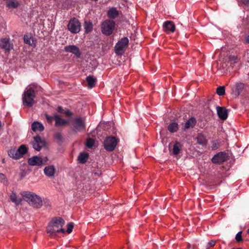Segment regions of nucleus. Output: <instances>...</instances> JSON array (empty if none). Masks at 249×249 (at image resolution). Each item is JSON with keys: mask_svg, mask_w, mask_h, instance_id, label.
Instances as JSON below:
<instances>
[{"mask_svg": "<svg viewBox=\"0 0 249 249\" xmlns=\"http://www.w3.org/2000/svg\"><path fill=\"white\" fill-rule=\"evenodd\" d=\"M64 223V220L61 217L55 218L51 221L47 228L50 236H53L60 232L65 233V231L62 228Z\"/></svg>", "mask_w": 249, "mask_h": 249, "instance_id": "nucleus-1", "label": "nucleus"}, {"mask_svg": "<svg viewBox=\"0 0 249 249\" xmlns=\"http://www.w3.org/2000/svg\"><path fill=\"white\" fill-rule=\"evenodd\" d=\"M21 195L25 201L35 208H39L42 206L41 198L36 194L29 191H24L21 193Z\"/></svg>", "mask_w": 249, "mask_h": 249, "instance_id": "nucleus-2", "label": "nucleus"}, {"mask_svg": "<svg viewBox=\"0 0 249 249\" xmlns=\"http://www.w3.org/2000/svg\"><path fill=\"white\" fill-rule=\"evenodd\" d=\"M35 89L32 86L27 87L22 96L23 105L28 107H32L35 103Z\"/></svg>", "mask_w": 249, "mask_h": 249, "instance_id": "nucleus-3", "label": "nucleus"}, {"mask_svg": "<svg viewBox=\"0 0 249 249\" xmlns=\"http://www.w3.org/2000/svg\"><path fill=\"white\" fill-rule=\"evenodd\" d=\"M27 152V148L24 145H21L18 149L11 148L8 151L9 156L14 159H19Z\"/></svg>", "mask_w": 249, "mask_h": 249, "instance_id": "nucleus-4", "label": "nucleus"}, {"mask_svg": "<svg viewBox=\"0 0 249 249\" xmlns=\"http://www.w3.org/2000/svg\"><path fill=\"white\" fill-rule=\"evenodd\" d=\"M72 130L75 132H80L86 128L85 120L80 117L74 118L72 120Z\"/></svg>", "mask_w": 249, "mask_h": 249, "instance_id": "nucleus-5", "label": "nucleus"}, {"mask_svg": "<svg viewBox=\"0 0 249 249\" xmlns=\"http://www.w3.org/2000/svg\"><path fill=\"white\" fill-rule=\"evenodd\" d=\"M115 27V22L110 19H107L103 22L101 25L102 32L105 35L112 34Z\"/></svg>", "mask_w": 249, "mask_h": 249, "instance_id": "nucleus-6", "label": "nucleus"}, {"mask_svg": "<svg viewBox=\"0 0 249 249\" xmlns=\"http://www.w3.org/2000/svg\"><path fill=\"white\" fill-rule=\"evenodd\" d=\"M128 42L129 40L127 37L122 38L115 46V53L118 55H122L124 53L125 49L127 47Z\"/></svg>", "mask_w": 249, "mask_h": 249, "instance_id": "nucleus-7", "label": "nucleus"}, {"mask_svg": "<svg viewBox=\"0 0 249 249\" xmlns=\"http://www.w3.org/2000/svg\"><path fill=\"white\" fill-rule=\"evenodd\" d=\"M118 142V140L115 137H107L104 142V148L107 151H112L115 148Z\"/></svg>", "mask_w": 249, "mask_h": 249, "instance_id": "nucleus-8", "label": "nucleus"}, {"mask_svg": "<svg viewBox=\"0 0 249 249\" xmlns=\"http://www.w3.org/2000/svg\"><path fill=\"white\" fill-rule=\"evenodd\" d=\"M68 29L72 34L78 33L80 31L81 23L76 18H72L69 21Z\"/></svg>", "mask_w": 249, "mask_h": 249, "instance_id": "nucleus-9", "label": "nucleus"}, {"mask_svg": "<svg viewBox=\"0 0 249 249\" xmlns=\"http://www.w3.org/2000/svg\"><path fill=\"white\" fill-rule=\"evenodd\" d=\"M47 160V158L43 160L41 157L36 156L29 158L28 162L31 166H40Z\"/></svg>", "mask_w": 249, "mask_h": 249, "instance_id": "nucleus-10", "label": "nucleus"}, {"mask_svg": "<svg viewBox=\"0 0 249 249\" xmlns=\"http://www.w3.org/2000/svg\"><path fill=\"white\" fill-rule=\"evenodd\" d=\"M227 159L226 154L225 152H219L215 155L212 159V161L215 164H220Z\"/></svg>", "mask_w": 249, "mask_h": 249, "instance_id": "nucleus-11", "label": "nucleus"}, {"mask_svg": "<svg viewBox=\"0 0 249 249\" xmlns=\"http://www.w3.org/2000/svg\"><path fill=\"white\" fill-rule=\"evenodd\" d=\"M66 52L71 53L74 54L77 57L81 55V52L78 47L75 45H69L64 48Z\"/></svg>", "mask_w": 249, "mask_h": 249, "instance_id": "nucleus-12", "label": "nucleus"}, {"mask_svg": "<svg viewBox=\"0 0 249 249\" xmlns=\"http://www.w3.org/2000/svg\"><path fill=\"white\" fill-rule=\"evenodd\" d=\"M34 141L32 142L33 148L36 151H40L41 148V145L44 144V141L39 136L34 137Z\"/></svg>", "mask_w": 249, "mask_h": 249, "instance_id": "nucleus-13", "label": "nucleus"}, {"mask_svg": "<svg viewBox=\"0 0 249 249\" xmlns=\"http://www.w3.org/2000/svg\"><path fill=\"white\" fill-rule=\"evenodd\" d=\"M55 171V167L53 165L46 166L44 169V173L45 175L49 178H53L54 177Z\"/></svg>", "mask_w": 249, "mask_h": 249, "instance_id": "nucleus-14", "label": "nucleus"}, {"mask_svg": "<svg viewBox=\"0 0 249 249\" xmlns=\"http://www.w3.org/2000/svg\"><path fill=\"white\" fill-rule=\"evenodd\" d=\"M216 111L218 117L223 120H226L228 117L227 109L224 107H216Z\"/></svg>", "mask_w": 249, "mask_h": 249, "instance_id": "nucleus-15", "label": "nucleus"}, {"mask_svg": "<svg viewBox=\"0 0 249 249\" xmlns=\"http://www.w3.org/2000/svg\"><path fill=\"white\" fill-rule=\"evenodd\" d=\"M163 29L166 32L173 33L175 31V25L172 21H166L163 23Z\"/></svg>", "mask_w": 249, "mask_h": 249, "instance_id": "nucleus-16", "label": "nucleus"}, {"mask_svg": "<svg viewBox=\"0 0 249 249\" xmlns=\"http://www.w3.org/2000/svg\"><path fill=\"white\" fill-rule=\"evenodd\" d=\"M0 47L6 51H9L13 48V45L10 43L8 38H3L1 40L0 43Z\"/></svg>", "mask_w": 249, "mask_h": 249, "instance_id": "nucleus-17", "label": "nucleus"}, {"mask_svg": "<svg viewBox=\"0 0 249 249\" xmlns=\"http://www.w3.org/2000/svg\"><path fill=\"white\" fill-rule=\"evenodd\" d=\"M244 88V85L242 83H237L234 89H232V93L235 96L237 97L243 91Z\"/></svg>", "mask_w": 249, "mask_h": 249, "instance_id": "nucleus-18", "label": "nucleus"}, {"mask_svg": "<svg viewBox=\"0 0 249 249\" xmlns=\"http://www.w3.org/2000/svg\"><path fill=\"white\" fill-rule=\"evenodd\" d=\"M54 120L55 121V125L56 126H60L64 125L68 123V122L67 121H66V120L61 118L56 114H54Z\"/></svg>", "mask_w": 249, "mask_h": 249, "instance_id": "nucleus-19", "label": "nucleus"}, {"mask_svg": "<svg viewBox=\"0 0 249 249\" xmlns=\"http://www.w3.org/2000/svg\"><path fill=\"white\" fill-rule=\"evenodd\" d=\"M182 144L178 142H176L173 145V149L172 150V154L174 155H178L181 150Z\"/></svg>", "mask_w": 249, "mask_h": 249, "instance_id": "nucleus-20", "label": "nucleus"}, {"mask_svg": "<svg viewBox=\"0 0 249 249\" xmlns=\"http://www.w3.org/2000/svg\"><path fill=\"white\" fill-rule=\"evenodd\" d=\"M44 127L43 124L39 122H34L32 124V129L34 131H42L44 130Z\"/></svg>", "mask_w": 249, "mask_h": 249, "instance_id": "nucleus-21", "label": "nucleus"}, {"mask_svg": "<svg viewBox=\"0 0 249 249\" xmlns=\"http://www.w3.org/2000/svg\"><path fill=\"white\" fill-rule=\"evenodd\" d=\"M196 139L197 143L200 145L204 146L207 144V141L205 137L202 134H198Z\"/></svg>", "mask_w": 249, "mask_h": 249, "instance_id": "nucleus-22", "label": "nucleus"}, {"mask_svg": "<svg viewBox=\"0 0 249 249\" xmlns=\"http://www.w3.org/2000/svg\"><path fill=\"white\" fill-rule=\"evenodd\" d=\"M86 81L88 83V88L91 89L95 85L96 78L93 76L89 75L87 77Z\"/></svg>", "mask_w": 249, "mask_h": 249, "instance_id": "nucleus-23", "label": "nucleus"}, {"mask_svg": "<svg viewBox=\"0 0 249 249\" xmlns=\"http://www.w3.org/2000/svg\"><path fill=\"white\" fill-rule=\"evenodd\" d=\"M196 119L194 117H191L185 123L184 125V129L193 127L196 125Z\"/></svg>", "mask_w": 249, "mask_h": 249, "instance_id": "nucleus-24", "label": "nucleus"}, {"mask_svg": "<svg viewBox=\"0 0 249 249\" xmlns=\"http://www.w3.org/2000/svg\"><path fill=\"white\" fill-rule=\"evenodd\" d=\"M10 197L11 201L17 205L20 204L22 201V199L21 198L18 197L16 193L14 192L12 193Z\"/></svg>", "mask_w": 249, "mask_h": 249, "instance_id": "nucleus-25", "label": "nucleus"}, {"mask_svg": "<svg viewBox=\"0 0 249 249\" xmlns=\"http://www.w3.org/2000/svg\"><path fill=\"white\" fill-rule=\"evenodd\" d=\"M89 157V154L86 153H81L78 157V160L80 163H85Z\"/></svg>", "mask_w": 249, "mask_h": 249, "instance_id": "nucleus-26", "label": "nucleus"}, {"mask_svg": "<svg viewBox=\"0 0 249 249\" xmlns=\"http://www.w3.org/2000/svg\"><path fill=\"white\" fill-rule=\"evenodd\" d=\"M118 15V11L114 8H110L107 12L108 17L112 18H115Z\"/></svg>", "mask_w": 249, "mask_h": 249, "instance_id": "nucleus-27", "label": "nucleus"}, {"mask_svg": "<svg viewBox=\"0 0 249 249\" xmlns=\"http://www.w3.org/2000/svg\"><path fill=\"white\" fill-rule=\"evenodd\" d=\"M178 129V125L176 123H172L168 126V130L171 133H174Z\"/></svg>", "mask_w": 249, "mask_h": 249, "instance_id": "nucleus-28", "label": "nucleus"}, {"mask_svg": "<svg viewBox=\"0 0 249 249\" xmlns=\"http://www.w3.org/2000/svg\"><path fill=\"white\" fill-rule=\"evenodd\" d=\"M18 2L16 0H10L7 3V6L9 8H16L18 7Z\"/></svg>", "mask_w": 249, "mask_h": 249, "instance_id": "nucleus-29", "label": "nucleus"}, {"mask_svg": "<svg viewBox=\"0 0 249 249\" xmlns=\"http://www.w3.org/2000/svg\"><path fill=\"white\" fill-rule=\"evenodd\" d=\"M84 28L85 32L88 33L90 32L92 29V24L90 22H85Z\"/></svg>", "mask_w": 249, "mask_h": 249, "instance_id": "nucleus-30", "label": "nucleus"}, {"mask_svg": "<svg viewBox=\"0 0 249 249\" xmlns=\"http://www.w3.org/2000/svg\"><path fill=\"white\" fill-rule=\"evenodd\" d=\"M24 42L25 43L28 44L29 45H32L33 40L31 39V35H25L24 36Z\"/></svg>", "mask_w": 249, "mask_h": 249, "instance_id": "nucleus-31", "label": "nucleus"}, {"mask_svg": "<svg viewBox=\"0 0 249 249\" xmlns=\"http://www.w3.org/2000/svg\"><path fill=\"white\" fill-rule=\"evenodd\" d=\"M217 94L219 96H223L225 94V90L224 86H220L217 88L216 90Z\"/></svg>", "mask_w": 249, "mask_h": 249, "instance_id": "nucleus-32", "label": "nucleus"}, {"mask_svg": "<svg viewBox=\"0 0 249 249\" xmlns=\"http://www.w3.org/2000/svg\"><path fill=\"white\" fill-rule=\"evenodd\" d=\"M229 60L231 64H234L238 62L239 59L236 55H230L229 56Z\"/></svg>", "mask_w": 249, "mask_h": 249, "instance_id": "nucleus-33", "label": "nucleus"}, {"mask_svg": "<svg viewBox=\"0 0 249 249\" xmlns=\"http://www.w3.org/2000/svg\"><path fill=\"white\" fill-rule=\"evenodd\" d=\"M94 144V140L91 138H89L86 141V146L89 148H92Z\"/></svg>", "mask_w": 249, "mask_h": 249, "instance_id": "nucleus-34", "label": "nucleus"}, {"mask_svg": "<svg viewBox=\"0 0 249 249\" xmlns=\"http://www.w3.org/2000/svg\"><path fill=\"white\" fill-rule=\"evenodd\" d=\"M45 117L47 122L50 124L54 120V114L53 116H50L46 114H45Z\"/></svg>", "mask_w": 249, "mask_h": 249, "instance_id": "nucleus-35", "label": "nucleus"}, {"mask_svg": "<svg viewBox=\"0 0 249 249\" xmlns=\"http://www.w3.org/2000/svg\"><path fill=\"white\" fill-rule=\"evenodd\" d=\"M73 224L72 223H69L67 225V232L68 233H70L73 230Z\"/></svg>", "mask_w": 249, "mask_h": 249, "instance_id": "nucleus-36", "label": "nucleus"}, {"mask_svg": "<svg viewBox=\"0 0 249 249\" xmlns=\"http://www.w3.org/2000/svg\"><path fill=\"white\" fill-rule=\"evenodd\" d=\"M235 239L237 242H239L242 240V231H239L236 235Z\"/></svg>", "mask_w": 249, "mask_h": 249, "instance_id": "nucleus-37", "label": "nucleus"}, {"mask_svg": "<svg viewBox=\"0 0 249 249\" xmlns=\"http://www.w3.org/2000/svg\"><path fill=\"white\" fill-rule=\"evenodd\" d=\"M215 243H216L215 241H214V240H211L210 242H209L208 246L209 247H212L214 246V245H215Z\"/></svg>", "mask_w": 249, "mask_h": 249, "instance_id": "nucleus-38", "label": "nucleus"}, {"mask_svg": "<svg viewBox=\"0 0 249 249\" xmlns=\"http://www.w3.org/2000/svg\"><path fill=\"white\" fill-rule=\"evenodd\" d=\"M5 178V176L3 174L0 173V181L4 182Z\"/></svg>", "mask_w": 249, "mask_h": 249, "instance_id": "nucleus-39", "label": "nucleus"}, {"mask_svg": "<svg viewBox=\"0 0 249 249\" xmlns=\"http://www.w3.org/2000/svg\"><path fill=\"white\" fill-rule=\"evenodd\" d=\"M63 113L66 114L68 116H71L72 114L71 112L69 110L65 111L64 112H63Z\"/></svg>", "mask_w": 249, "mask_h": 249, "instance_id": "nucleus-40", "label": "nucleus"}, {"mask_svg": "<svg viewBox=\"0 0 249 249\" xmlns=\"http://www.w3.org/2000/svg\"><path fill=\"white\" fill-rule=\"evenodd\" d=\"M57 111L58 112H60V113H63V109L62 108V107H58L57 108Z\"/></svg>", "mask_w": 249, "mask_h": 249, "instance_id": "nucleus-41", "label": "nucleus"}, {"mask_svg": "<svg viewBox=\"0 0 249 249\" xmlns=\"http://www.w3.org/2000/svg\"><path fill=\"white\" fill-rule=\"evenodd\" d=\"M242 0L245 4H246L248 6L249 5V0Z\"/></svg>", "mask_w": 249, "mask_h": 249, "instance_id": "nucleus-42", "label": "nucleus"}, {"mask_svg": "<svg viewBox=\"0 0 249 249\" xmlns=\"http://www.w3.org/2000/svg\"><path fill=\"white\" fill-rule=\"evenodd\" d=\"M56 137L57 139H58L59 140H60L61 139V135L60 133L56 134Z\"/></svg>", "mask_w": 249, "mask_h": 249, "instance_id": "nucleus-43", "label": "nucleus"}, {"mask_svg": "<svg viewBox=\"0 0 249 249\" xmlns=\"http://www.w3.org/2000/svg\"><path fill=\"white\" fill-rule=\"evenodd\" d=\"M245 40L248 43H249V35L246 37Z\"/></svg>", "mask_w": 249, "mask_h": 249, "instance_id": "nucleus-44", "label": "nucleus"}, {"mask_svg": "<svg viewBox=\"0 0 249 249\" xmlns=\"http://www.w3.org/2000/svg\"><path fill=\"white\" fill-rule=\"evenodd\" d=\"M247 233L249 235V229L247 231Z\"/></svg>", "mask_w": 249, "mask_h": 249, "instance_id": "nucleus-45", "label": "nucleus"}]
</instances>
